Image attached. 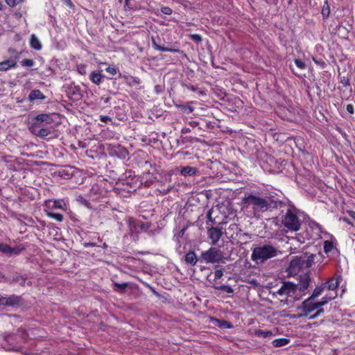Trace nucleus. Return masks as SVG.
Returning a JSON list of instances; mask_svg holds the SVG:
<instances>
[{"mask_svg":"<svg viewBox=\"0 0 355 355\" xmlns=\"http://www.w3.org/2000/svg\"><path fill=\"white\" fill-rule=\"evenodd\" d=\"M99 119L101 121L106 123L112 121V119L111 117L105 115H101Z\"/></svg>","mask_w":355,"mask_h":355,"instance_id":"de8ad7c7","label":"nucleus"},{"mask_svg":"<svg viewBox=\"0 0 355 355\" xmlns=\"http://www.w3.org/2000/svg\"><path fill=\"white\" fill-rule=\"evenodd\" d=\"M29 44L31 49L36 51H40L42 48L41 42L35 34L31 35Z\"/></svg>","mask_w":355,"mask_h":355,"instance_id":"5701e85b","label":"nucleus"},{"mask_svg":"<svg viewBox=\"0 0 355 355\" xmlns=\"http://www.w3.org/2000/svg\"><path fill=\"white\" fill-rule=\"evenodd\" d=\"M340 83L343 85V86H347L349 85L348 78H346L345 76L343 77L342 80H340Z\"/></svg>","mask_w":355,"mask_h":355,"instance_id":"0e129e2a","label":"nucleus"},{"mask_svg":"<svg viewBox=\"0 0 355 355\" xmlns=\"http://www.w3.org/2000/svg\"><path fill=\"white\" fill-rule=\"evenodd\" d=\"M205 128L207 130H211L214 128V123L212 121H206L205 122Z\"/></svg>","mask_w":355,"mask_h":355,"instance_id":"4d7b16f0","label":"nucleus"},{"mask_svg":"<svg viewBox=\"0 0 355 355\" xmlns=\"http://www.w3.org/2000/svg\"><path fill=\"white\" fill-rule=\"evenodd\" d=\"M107 150L111 156L121 157L127 153L126 150L120 144H110L107 147Z\"/></svg>","mask_w":355,"mask_h":355,"instance_id":"ddd939ff","label":"nucleus"},{"mask_svg":"<svg viewBox=\"0 0 355 355\" xmlns=\"http://www.w3.org/2000/svg\"><path fill=\"white\" fill-rule=\"evenodd\" d=\"M324 288L325 286L323 284L316 286L309 297L311 299H315L319 297L322 294Z\"/></svg>","mask_w":355,"mask_h":355,"instance_id":"c85d7f7f","label":"nucleus"},{"mask_svg":"<svg viewBox=\"0 0 355 355\" xmlns=\"http://www.w3.org/2000/svg\"><path fill=\"white\" fill-rule=\"evenodd\" d=\"M185 261L192 266H195L198 261L196 254L194 252L190 251L185 255Z\"/></svg>","mask_w":355,"mask_h":355,"instance_id":"393cba45","label":"nucleus"},{"mask_svg":"<svg viewBox=\"0 0 355 355\" xmlns=\"http://www.w3.org/2000/svg\"><path fill=\"white\" fill-rule=\"evenodd\" d=\"M280 252L271 245H263L253 249L251 259L257 263H263L269 259L273 258Z\"/></svg>","mask_w":355,"mask_h":355,"instance_id":"20e7f679","label":"nucleus"},{"mask_svg":"<svg viewBox=\"0 0 355 355\" xmlns=\"http://www.w3.org/2000/svg\"><path fill=\"white\" fill-rule=\"evenodd\" d=\"M8 51L10 54L14 55V56L17 55V53H19V55L20 54V53L17 52L13 48H9Z\"/></svg>","mask_w":355,"mask_h":355,"instance_id":"69168bd1","label":"nucleus"},{"mask_svg":"<svg viewBox=\"0 0 355 355\" xmlns=\"http://www.w3.org/2000/svg\"><path fill=\"white\" fill-rule=\"evenodd\" d=\"M297 280V284L291 282H283L281 287L273 292V295L286 296L294 301L300 300L306 294L305 291L310 285L311 278L308 273H305L300 275Z\"/></svg>","mask_w":355,"mask_h":355,"instance_id":"f03ea898","label":"nucleus"},{"mask_svg":"<svg viewBox=\"0 0 355 355\" xmlns=\"http://www.w3.org/2000/svg\"><path fill=\"white\" fill-rule=\"evenodd\" d=\"M34 124L37 126L42 123L50 124L53 122V119L51 115L47 114H40L35 116Z\"/></svg>","mask_w":355,"mask_h":355,"instance_id":"f3484780","label":"nucleus"},{"mask_svg":"<svg viewBox=\"0 0 355 355\" xmlns=\"http://www.w3.org/2000/svg\"><path fill=\"white\" fill-rule=\"evenodd\" d=\"M333 248V244L331 241H326L324 243V251L327 253L329 252Z\"/></svg>","mask_w":355,"mask_h":355,"instance_id":"58836bf2","label":"nucleus"},{"mask_svg":"<svg viewBox=\"0 0 355 355\" xmlns=\"http://www.w3.org/2000/svg\"><path fill=\"white\" fill-rule=\"evenodd\" d=\"M223 272L221 270H216L214 272L215 279H220L223 277Z\"/></svg>","mask_w":355,"mask_h":355,"instance_id":"6e6d98bb","label":"nucleus"},{"mask_svg":"<svg viewBox=\"0 0 355 355\" xmlns=\"http://www.w3.org/2000/svg\"><path fill=\"white\" fill-rule=\"evenodd\" d=\"M21 64L24 67H32L35 64L33 59H24L21 61Z\"/></svg>","mask_w":355,"mask_h":355,"instance_id":"c9c22d12","label":"nucleus"},{"mask_svg":"<svg viewBox=\"0 0 355 355\" xmlns=\"http://www.w3.org/2000/svg\"><path fill=\"white\" fill-rule=\"evenodd\" d=\"M21 304V298L18 295H12L5 297L0 295V306L12 307L17 305H20Z\"/></svg>","mask_w":355,"mask_h":355,"instance_id":"6e6552de","label":"nucleus"},{"mask_svg":"<svg viewBox=\"0 0 355 355\" xmlns=\"http://www.w3.org/2000/svg\"><path fill=\"white\" fill-rule=\"evenodd\" d=\"M208 234L212 244H216L223 235L222 230L218 227H210L208 230Z\"/></svg>","mask_w":355,"mask_h":355,"instance_id":"dca6fc26","label":"nucleus"},{"mask_svg":"<svg viewBox=\"0 0 355 355\" xmlns=\"http://www.w3.org/2000/svg\"><path fill=\"white\" fill-rule=\"evenodd\" d=\"M0 251L6 254H17L19 253L18 249L12 248L8 245L0 243Z\"/></svg>","mask_w":355,"mask_h":355,"instance_id":"bb28decb","label":"nucleus"},{"mask_svg":"<svg viewBox=\"0 0 355 355\" xmlns=\"http://www.w3.org/2000/svg\"><path fill=\"white\" fill-rule=\"evenodd\" d=\"M114 286L119 288L120 290H124L128 287V283H114Z\"/></svg>","mask_w":355,"mask_h":355,"instance_id":"864d4df0","label":"nucleus"},{"mask_svg":"<svg viewBox=\"0 0 355 355\" xmlns=\"http://www.w3.org/2000/svg\"><path fill=\"white\" fill-rule=\"evenodd\" d=\"M19 59V53L17 55L13 56L8 60L0 62V71H6L10 69H15L17 66V60Z\"/></svg>","mask_w":355,"mask_h":355,"instance_id":"9b49d317","label":"nucleus"},{"mask_svg":"<svg viewBox=\"0 0 355 355\" xmlns=\"http://www.w3.org/2000/svg\"><path fill=\"white\" fill-rule=\"evenodd\" d=\"M105 71L112 76H114L117 73L118 70H117V68L114 66H108L105 69Z\"/></svg>","mask_w":355,"mask_h":355,"instance_id":"a19ab883","label":"nucleus"},{"mask_svg":"<svg viewBox=\"0 0 355 355\" xmlns=\"http://www.w3.org/2000/svg\"><path fill=\"white\" fill-rule=\"evenodd\" d=\"M145 213H146V211H143L142 214H141L139 215V216L141 217L144 220H148V215H150V214L147 213V214H145ZM150 216H153V215L150 214Z\"/></svg>","mask_w":355,"mask_h":355,"instance_id":"e2e57ef3","label":"nucleus"},{"mask_svg":"<svg viewBox=\"0 0 355 355\" xmlns=\"http://www.w3.org/2000/svg\"><path fill=\"white\" fill-rule=\"evenodd\" d=\"M52 132L51 128H40L37 132V136L41 138H46L49 135H50Z\"/></svg>","mask_w":355,"mask_h":355,"instance_id":"7c9ffc66","label":"nucleus"},{"mask_svg":"<svg viewBox=\"0 0 355 355\" xmlns=\"http://www.w3.org/2000/svg\"><path fill=\"white\" fill-rule=\"evenodd\" d=\"M69 204L64 199H49L44 204V212L51 219L62 222L63 213L67 212Z\"/></svg>","mask_w":355,"mask_h":355,"instance_id":"7ed1b4c3","label":"nucleus"},{"mask_svg":"<svg viewBox=\"0 0 355 355\" xmlns=\"http://www.w3.org/2000/svg\"><path fill=\"white\" fill-rule=\"evenodd\" d=\"M216 324L220 328L230 329L232 327V325L227 321L224 320L215 319Z\"/></svg>","mask_w":355,"mask_h":355,"instance_id":"72a5a7b5","label":"nucleus"},{"mask_svg":"<svg viewBox=\"0 0 355 355\" xmlns=\"http://www.w3.org/2000/svg\"><path fill=\"white\" fill-rule=\"evenodd\" d=\"M12 281H13V282H16V283L19 284L21 286H24L26 282V278L24 277L23 276H17L13 278Z\"/></svg>","mask_w":355,"mask_h":355,"instance_id":"ea45409f","label":"nucleus"},{"mask_svg":"<svg viewBox=\"0 0 355 355\" xmlns=\"http://www.w3.org/2000/svg\"><path fill=\"white\" fill-rule=\"evenodd\" d=\"M6 3L11 8L16 6L17 5L22 3L24 0H5Z\"/></svg>","mask_w":355,"mask_h":355,"instance_id":"4c0bfd02","label":"nucleus"},{"mask_svg":"<svg viewBox=\"0 0 355 355\" xmlns=\"http://www.w3.org/2000/svg\"><path fill=\"white\" fill-rule=\"evenodd\" d=\"M187 228V226L182 227V228L180 230V232H178V237H181V236H182L184 235V232H185V231H186Z\"/></svg>","mask_w":355,"mask_h":355,"instance_id":"338daca9","label":"nucleus"},{"mask_svg":"<svg viewBox=\"0 0 355 355\" xmlns=\"http://www.w3.org/2000/svg\"><path fill=\"white\" fill-rule=\"evenodd\" d=\"M77 71L79 74L85 76L87 73V65L85 64H80L77 65Z\"/></svg>","mask_w":355,"mask_h":355,"instance_id":"e433bc0d","label":"nucleus"},{"mask_svg":"<svg viewBox=\"0 0 355 355\" xmlns=\"http://www.w3.org/2000/svg\"><path fill=\"white\" fill-rule=\"evenodd\" d=\"M193 212L195 214L196 217L197 218V219L194 222H200L202 220L200 218V216H202V214L200 215V209H196L194 211L193 210L189 211L187 209V210H185L183 213V217H184V219L187 220L186 222H191V219L189 218H190L191 214Z\"/></svg>","mask_w":355,"mask_h":355,"instance_id":"aec40b11","label":"nucleus"},{"mask_svg":"<svg viewBox=\"0 0 355 355\" xmlns=\"http://www.w3.org/2000/svg\"><path fill=\"white\" fill-rule=\"evenodd\" d=\"M46 96L40 89L32 90L28 95V100L33 102L36 100H44Z\"/></svg>","mask_w":355,"mask_h":355,"instance_id":"4be33fe9","label":"nucleus"},{"mask_svg":"<svg viewBox=\"0 0 355 355\" xmlns=\"http://www.w3.org/2000/svg\"><path fill=\"white\" fill-rule=\"evenodd\" d=\"M329 302L326 300H324V298H322L320 301L319 302H317L316 304H317V306L318 307V309H322V306L327 304Z\"/></svg>","mask_w":355,"mask_h":355,"instance_id":"603ef678","label":"nucleus"},{"mask_svg":"<svg viewBox=\"0 0 355 355\" xmlns=\"http://www.w3.org/2000/svg\"><path fill=\"white\" fill-rule=\"evenodd\" d=\"M19 166V162L13 156L11 155H6L3 156L0 158V166L3 170L9 171H17V166Z\"/></svg>","mask_w":355,"mask_h":355,"instance_id":"0eeeda50","label":"nucleus"},{"mask_svg":"<svg viewBox=\"0 0 355 355\" xmlns=\"http://www.w3.org/2000/svg\"><path fill=\"white\" fill-rule=\"evenodd\" d=\"M289 342H290L289 339L281 338L275 339L272 341V345L275 347H283V346L286 345L287 344L289 343Z\"/></svg>","mask_w":355,"mask_h":355,"instance_id":"cd10ccee","label":"nucleus"},{"mask_svg":"<svg viewBox=\"0 0 355 355\" xmlns=\"http://www.w3.org/2000/svg\"><path fill=\"white\" fill-rule=\"evenodd\" d=\"M197 170L195 167L187 166L180 170V174L184 176H191L196 174Z\"/></svg>","mask_w":355,"mask_h":355,"instance_id":"a878e982","label":"nucleus"},{"mask_svg":"<svg viewBox=\"0 0 355 355\" xmlns=\"http://www.w3.org/2000/svg\"><path fill=\"white\" fill-rule=\"evenodd\" d=\"M6 340L10 347H8V349L17 350L19 347V344L21 343L22 338L15 334L8 335L6 337Z\"/></svg>","mask_w":355,"mask_h":355,"instance_id":"f8f14e48","label":"nucleus"},{"mask_svg":"<svg viewBox=\"0 0 355 355\" xmlns=\"http://www.w3.org/2000/svg\"><path fill=\"white\" fill-rule=\"evenodd\" d=\"M67 97L72 101L76 102L83 97L82 91L79 85H70L66 90Z\"/></svg>","mask_w":355,"mask_h":355,"instance_id":"1a4fd4ad","label":"nucleus"},{"mask_svg":"<svg viewBox=\"0 0 355 355\" xmlns=\"http://www.w3.org/2000/svg\"><path fill=\"white\" fill-rule=\"evenodd\" d=\"M161 12L164 15H170L172 14L173 10L168 6H164L161 8Z\"/></svg>","mask_w":355,"mask_h":355,"instance_id":"c03bdc74","label":"nucleus"},{"mask_svg":"<svg viewBox=\"0 0 355 355\" xmlns=\"http://www.w3.org/2000/svg\"><path fill=\"white\" fill-rule=\"evenodd\" d=\"M201 257L206 263H214L219 262L223 258V253L216 248H210L208 250L202 252Z\"/></svg>","mask_w":355,"mask_h":355,"instance_id":"39448f33","label":"nucleus"},{"mask_svg":"<svg viewBox=\"0 0 355 355\" xmlns=\"http://www.w3.org/2000/svg\"><path fill=\"white\" fill-rule=\"evenodd\" d=\"M116 213H119L120 215H123V213L121 212V211H119L117 210H113L112 211V214L115 216L114 219V220H121V217L119 216H118Z\"/></svg>","mask_w":355,"mask_h":355,"instance_id":"bf43d9fd","label":"nucleus"},{"mask_svg":"<svg viewBox=\"0 0 355 355\" xmlns=\"http://www.w3.org/2000/svg\"><path fill=\"white\" fill-rule=\"evenodd\" d=\"M340 277H338L336 278H331L328 281H327L323 285L325 286V288H327L332 291H336V288L339 284V279Z\"/></svg>","mask_w":355,"mask_h":355,"instance_id":"a211bd4d","label":"nucleus"},{"mask_svg":"<svg viewBox=\"0 0 355 355\" xmlns=\"http://www.w3.org/2000/svg\"><path fill=\"white\" fill-rule=\"evenodd\" d=\"M304 260L301 257H295L290 262L289 270L291 272H297L303 267Z\"/></svg>","mask_w":355,"mask_h":355,"instance_id":"2eb2a0df","label":"nucleus"},{"mask_svg":"<svg viewBox=\"0 0 355 355\" xmlns=\"http://www.w3.org/2000/svg\"><path fill=\"white\" fill-rule=\"evenodd\" d=\"M336 297H337V292L335 291L333 294H331V293L327 294V295H324L322 298H324V300L329 302V301L335 299Z\"/></svg>","mask_w":355,"mask_h":355,"instance_id":"49530a36","label":"nucleus"},{"mask_svg":"<svg viewBox=\"0 0 355 355\" xmlns=\"http://www.w3.org/2000/svg\"><path fill=\"white\" fill-rule=\"evenodd\" d=\"M189 37L196 43H200L202 42V37L198 34H192L189 35Z\"/></svg>","mask_w":355,"mask_h":355,"instance_id":"37998d69","label":"nucleus"},{"mask_svg":"<svg viewBox=\"0 0 355 355\" xmlns=\"http://www.w3.org/2000/svg\"><path fill=\"white\" fill-rule=\"evenodd\" d=\"M242 203L247 207H251L254 211L267 213L274 212L270 218L265 217V220H278L279 213L282 214L281 222H307L309 216L294 206L284 204L280 201H275L270 198L264 199L259 196L249 194L242 199ZM267 215V214H266Z\"/></svg>","mask_w":355,"mask_h":355,"instance_id":"f257e3e1","label":"nucleus"},{"mask_svg":"<svg viewBox=\"0 0 355 355\" xmlns=\"http://www.w3.org/2000/svg\"><path fill=\"white\" fill-rule=\"evenodd\" d=\"M294 62L296 66L301 69H304L306 68V64L300 59H295Z\"/></svg>","mask_w":355,"mask_h":355,"instance_id":"79ce46f5","label":"nucleus"},{"mask_svg":"<svg viewBox=\"0 0 355 355\" xmlns=\"http://www.w3.org/2000/svg\"><path fill=\"white\" fill-rule=\"evenodd\" d=\"M218 206L213 207L206 214L207 222H226L227 216L221 213Z\"/></svg>","mask_w":355,"mask_h":355,"instance_id":"423d86ee","label":"nucleus"},{"mask_svg":"<svg viewBox=\"0 0 355 355\" xmlns=\"http://www.w3.org/2000/svg\"><path fill=\"white\" fill-rule=\"evenodd\" d=\"M347 213L348 214L349 216H350L353 220H355V211H354L349 210L347 211Z\"/></svg>","mask_w":355,"mask_h":355,"instance_id":"774afa93","label":"nucleus"},{"mask_svg":"<svg viewBox=\"0 0 355 355\" xmlns=\"http://www.w3.org/2000/svg\"><path fill=\"white\" fill-rule=\"evenodd\" d=\"M286 231L296 232L300 230L301 223H283Z\"/></svg>","mask_w":355,"mask_h":355,"instance_id":"473e14b6","label":"nucleus"},{"mask_svg":"<svg viewBox=\"0 0 355 355\" xmlns=\"http://www.w3.org/2000/svg\"><path fill=\"white\" fill-rule=\"evenodd\" d=\"M187 87L188 89L192 91V92H196L198 90V87L197 86H195L193 85H191V84H189L187 85Z\"/></svg>","mask_w":355,"mask_h":355,"instance_id":"680f3d73","label":"nucleus"},{"mask_svg":"<svg viewBox=\"0 0 355 355\" xmlns=\"http://www.w3.org/2000/svg\"><path fill=\"white\" fill-rule=\"evenodd\" d=\"M215 288L216 290L223 291L228 293H232L234 292V289L228 285H221L218 286H216Z\"/></svg>","mask_w":355,"mask_h":355,"instance_id":"f704fd0d","label":"nucleus"},{"mask_svg":"<svg viewBox=\"0 0 355 355\" xmlns=\"http://www.w3.org/2000/svg\"><path fill=\"white\" fill-rule=\"evenodd\" d=\"M346 110L349 113V114H354V106L352 104H348L346 106Z\"/></svg>","mask_w":355,"mask_h":355,"instance_id":"13d9d810","label":"nucleus"},{"mask_svg":"<svg viewBox=\"0 0 355 355\" xmlns=\"http://www.w3.org/2000/svg\"><path fill=\"white\" fill-rule=\"evenodd\" d=\"M323 312H324V309H317V311H316L315 313H314L313 315H311L309 317V319L310 320L315 319V318L319 316L320 314H322Z\"/></svg>","mask_w":355,"mask_h":355,"instance_id":"8fccbe9b","label":"nucleus"},{"mask_svg":"<svg viewBox=\"0 0 355 355\" xmlns=\"http://www.w3.org/2000/svg\"><path fill=\"white\" fill-rule=\"evenodd\" d=\"M153 46L155 49L158 50L159 51L163 52H172V53H183V51L180 50L179 49H175L173 47H165L161 45L157 44L155 41L153 40Z\"/></svg>","mask_w":355,"mask_h":355,"instance_id":"6ab92c4d","label":"nucleus"},{"mask_svg":"<svg viewBox=\"0 0 355 355\" xmlns=\"http://www.w3.org/2000/svg\"><path fill=\"white\" fill-rule=\"evenodd\" d=\"M329 12H330V11H329V7H327V9H324V8L322 9V17H324V19H326L329 17Z\"/></svg>","mask_w":355,"mask_h":355,"instance_id":"5fc2aeb1","label":"nucleus"},{"mask_svg":"<svg viewBox=\"0 0 355 355\" xmlns=\"http://www.w3.org/2000/svg\"><path fill=\"white\" fill-rule=\"evenodd\" d=\"M313 61L317 64V65H319L321 67L324 68L325 66H326V64L325 62L322 60V59H320V60H317L316 58H313Z\"/></svg>","mask_w":355,"mask_h":355,"instance_id":"09e8293b","label":"nucleus"},{"mask_svg":"<svg viewBox=\"0 0 355 355\" xmlns=\"http://www.w3.org/2000/svg\"><path fill=\"white\" fill-rule=\"evenodd\" d=\"M151 224L152 223H129L130 231L132 232L133 229H135V231L137 233L139 232V230H137L138 228H139V230L141 231L147 232Z\"/></svg>","mask_w":355,"mask_h":355,"instance_id":"412c9836","label":"nucleus"},{"mask_svg":"<svg viewBox=\"0 0 355 355\" xmlns=\"http://www.w3.org/2000/svg\"><path fill=\"white\" fill-rule=\"evenodd\" d=\"M62 1L67 5L69 8H73L74 6L73 3H72L71 0H62Z\"/></svg>","mask_w":355,"mask_h":355,"instance_id":"052dcab7","label":"nucleus"},{"mask_svg":"<svg viewBox=\"0 0 355 355\" xmlns=\"http://www.w3.org/2000/svg\"><path fill=\"white\" fill-rule=\"evenodd\" d=\"M103 76L98 71H92L89 75V80L94 84L99 85L103 82Z\"/></svg>","mask_w":355,"mask_h":355,"instance_id":"b1692460","label":"nucleus"},{"mask_svg":"<svg viewBox=\"0 0 355 355\" xmlns=\"http://www.w3.org/2000/svg\"><path fill=\"white\" fill-rule=\"evenodd\" d=\"M329 302L326 300H324V298H322L320 301L319 302H317L316 304H317V306L318 307V309H322V306L327 304Z\"/></svg>","mask_w":355,"mask_h":355,"instance_id":"3c124183","label":"nucleus"},{"mask_svg":"<svg viewBox=\"0 0 355 355\" xmlns=\"http://www.w3.org/2000/svg\"><path fill=\"white\" fill-rule=\"evenodd\" d=\"M137 186L132 182H129L128 180H124L121 183H117L115 190L119 192L121 191H127L128 193H130L136 190Z\"/></svg>","mask_w":355,"mask_h":355,"instance_id":"4468645a","label":"nucleus"},{"mask_svg":"<svg viewBox=\"0 0 355 355\" xmlns=\"http://www.w3.org/2000/svg\"><path fill=\"white\" fill-rule=\"evenodd\" d=\"M176 106L178 108H180L183 112L187 114H191L194 110V108L192 106H191L189 103L178 105Z\"/></svg>","mask_w":355,"mask_h":355,"instance_id":"2f4dec72","label":"nucleus"},{"mask_svg":"<svg viewBox=\"0 0 355 355\" xmlns=\"http://www.w3.org/2000/svg\"><path fill=\"white\" fill-rule=\"evenodd\" d=\"M313 300L308 297L302 303L300 309L304 312V315L306 316L313 311L318 309L317 304L313 302Z\"/></svg>","mask_w":355,"mask_h":355,"instance_id":"9d476101","label":"nucleus"},{"mask_svg":"<svg viewBox=\"0 0 355 355\" xmlns=\"http://www.w3.org/2000/svg\"><path fill=\"white\" fill-rule=\"evenodd\" d=\"M254 335L258 337L267 338L273 336L272 331H263L261 329H257L254 331Z\"/></svg>","mask_w":355,"mask_h":355,"instance_id":"c756f323","label":"nucleus"},{"mask_svg":"<svg viewBox=\"0 0 355 355\" xmlns=\"http://www.w3.org/2000/svg\"><path fill=\"white\" fill-rule=\"evenodd\" d=\"M78 200L81 204L84 205L86 207H87V208H89V209L92 208V207H90V203H89V202H88L85 198H84L83 197H82V196H80L78 197Z\"/></svg>","mask_w":355,"mask_h":355,"instance_id":"a18cd8bd","label":"nucleus"}]
</instances>
